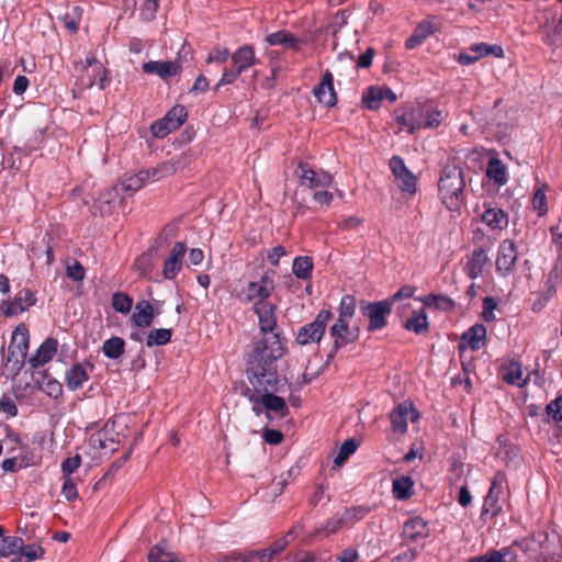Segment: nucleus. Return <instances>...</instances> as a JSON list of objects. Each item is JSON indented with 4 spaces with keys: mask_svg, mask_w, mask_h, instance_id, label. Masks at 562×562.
Here are the masks:
<instances>
[{
    "mask_svg": "<svg viewBox=\"0 0 562 562\" xmlns=\"http://www.w3.org/2000/svg\"><path fill=\"white\" fill-rule=\"evenodd\" d=\"M372 507L369 505H357L346 508L339 516L344 527L353 526L361 521L370 512Z\"/></svg>",
    "mask_w": 562,
    "mask_h": 562,
    "instance_id": "nucleus-38",
    "label": "nucleus"
},
{
    "mask_svg": "<svg viewBox=\"0 0 562 562\" xmlns=\"http://www.w3.org/2000/svg\"><path fill=\"white\" fill-rule=\"evenodd\" d=\"M165 122L166 121L162 117V119L157 120L154 123H151L150 132H151L154 137H156V138H164L165 136H167L168 134L173 132V130L170 127V125L165 123Z\"/></svg>",
    "mask_w": 562,
    "mask_h": 562,
    "instance_id": "nucleus-63",
    "label": "nucleus"
},
{
    "mask_svg": "<svg viewBox=\"0 0 562 562\" xmlns=\"http://www.w3.org/2000/svg\"><path fill=\"white\" fill-rule=\"evenodd\" d=\"M313 259L308 256H300L293 260L292 272L302 280L311 279L313 271Z\"/></svg>",
    "mask_w": 562,
    "mask_h": 562,
    "instance_id": "nucleus-44",
    "label": "nucleus"
},
{
    "mask_svg": "<svg viewBox=\"0 0 562 562\" xmlns=\"http://www.w3.org/2000/svg\"><path fill=\"white\" fill-rule=\"evenodd\" d=\"M160 0H135L142 20L149 22L155 19Z\"/></svg>",
    "mask_w": 562,
    "mask_h": 562,
    "instance_id": "nucleus-51",
    "label": "nucleus"
},
{
    "mask_svg": "<svg viewBox=\"0 0 562 562\" xmlns=\"http://www.w3.org/2000/svg\"><path fill=\"white\" fill-rule=\"evenodd\" d=\"M430 536V528L428 522L419 517L414 516L408 518L402 528L401 537L408 543H419Z\"/></svg>",
    "mask_w": 562,
    "mask_h": 562,
    "instance_id": "nucleus-13",
    "label": "nucleus"
},
{
    "mask_svg": "<svg viewBox=\"0 0 562 562\" xmlns=\"http://www.w3.org/2000/svg\"><path fill=\"white\" fill-rule=\"evenodd\" d=\"M331 317L329 310H321L313 322L299 328L295 341L301 346L319 342Z\"/></svg>",
    "mask_w": 562,
    "mask_h": 562,
    "instance_id": "nucleus-4",
    "label": "nucleus"
},
{
    "mask_svg": "<svg viewBox=\"0 0 562 562\" xmlns=\"http://www.w3.org/2000/svg\"><path fill=\"white\" fill-rule=\"evenodd\" d=\"M172 329L169 328H155L151 329L147 336L146 346L151 348L154 346H164L171 341Z\"/></svg>",
    "mask_w": 562,
    "mask_h": 562,
    "instance_id": "nucleus-48",
    "label": "nucleus"
},
{
    "mask_svg": "<svg viewBox=\"0 0 562 562\" xmlns=\"http://www.w3.org/2000/svg\"><path fill=\"white\" fill-rule=\"evenodd\" d=\"M436 31L437 26L432 21L423 20L414 29L413 34L405 41V47L407 49H414L418 47L425 40H427Z\"/></svg>",
    "mask_w": 562,
    "mask_h": 562,
    "instance_id": "nucleus-25",
    "label": "nucleus"
},
{
    "mask_svg": "<svg viewBox=\"0 0 562 562\" xmlns=\"http://www.w3.org/2000/svg\"><path fill=\"white\" fill-rule=\"evenodd\" d=\"M316 100L325 106L333 108L337 104V94L334 89V77L329 70H326L319 81L313 89Z\"/></svg>",
    "mask_w": 562,
    "mask_h": 562,
    "instance_id": "nucleus-17",
    "label": "nucleus"
},
{
    "mask_svg": "<svg viewBox=\"0 0 562 562\" xmlns=\"http://www.w3.org/2000/svg\"><path fill=\"white\" fill-rule=\"evenodd\" d=\"M542 42L548 46H559L562 44V14L552 26L546 24L540 27Z\"/></svg>",
    "mask_w": 562,
    "mask_h": 562,
    "instance_id": "nucleus-35",
    "label": "nucleus"
},
{
    "mask_svg": "<svg viewBox=\"0 0 562 562\" xmlns=\"http://www.w3.org/2000/svg\"><path fill=\"white\" fill-rule=\"evenodd\" d=\"M532 206L536 211H538L540 216L548 212L547 196L543 188H539L535 191L532 196Z\"/></svg>",
    "mask_w": 562,
    "mask_h": 562,
    "instance_id": "nucleus-60",
    "label": "nucleus"
},
{
    "mask_svg": "<svg viewBox=\"0 0 562 562\" xmlns=\"http://www.w3.org/2000/svg\"><path fill=\"white\" fill-rule=\"evenodd\" d=\"M116 422V418L110 419L104 424L102 429L92 434L89 438L90 446L97 450L109 449L112 452L115 451V445L119 443V438L113 437L112 432Z\"/></svg>",
    "mask_w": 562,
    "mask_h": 562,
    "instance_id": "nucleus-16",
    "label": "nucleus"
},
{
    "mask_svg": "<svg viewBox=\"0 0 562 562\" xmlns=\"http://www.w3.org/2000/svg\"><path fill=\"white\" fill-rule=\"evenodd\" d=\"M357 300L353 295L346 294L341 297L336 321L349 322L356 314Z\"/></svg>",
    "mask_w": 562,
    "mask_h": 562,
    "instance_id": "nucleus-47",
    "label": "nucleus"
},
{
    "mask_svg": "<svg viewBox=\"0 0 562 562\" xmlns=\"http://www.w3.org/2000/svg\"><path fill=\"white\" fill-rule=\"evenodd\" d=\"M183 168L181 158H172L168 161H162L156 167L143 169L148 172V182L158 181L166 177L175 175L178 170Z\"/></svg>",
    "mask_w": 562,
    "mask_h": 562,
    "instance_id": "nucleus-23",
    "label": "nucleus"
},
{
    "mask_svg": "<svg viewBox=\"0 0 562 562\" xmlns=\"http://www.w3.org/2000/svg\"><path fill=\"white\" fill-rule=\"evenodd\" d=\"M517 553L513 547H503L498 550L491 549L484 554L473 557L467 562H516Z\"/></svg>",
    "mask_w": 562,
    "mask_h": 562,
    "instance_id": "nucleus-24",
    "label": "nucleus"
},
{
    "mask_svg": "<svg viewBox=\"0 0 562 562\" xmlns=\"http://www.w3.org/2000/svg\"><path fill=\"white\" fill-rule=\"evenodd\" d=\"M58 341L53 337L46 338L37 348L35 355L31 356L29 363L32 369H37L48 363L57 352Z\"/></svg>",
    "mask_w": 562,
    "mask_h": 562,
    "instance_id": "nucleus-21",
    "label": "nucleus"
},
{
    "mask_svg": "<svg viewBox=\"0 0 562 562\" xmlns=\"http://www.w3.org/2000/svg\"><path fill=\"white\" fill-rule=\"evenodd\" d=\"M357 448L358 443L356 439L349 438L345 440L340 446L337 456L334 459L335 465L341 467L347 461V459L356 452Z\"/></svg>",
    "mask_w": 562,
    "mask_h": 562,
    "instance_id": "nucleus-55",
    "label": "nucleus"
},
{
    "mask_svg": "<svg viewBox=\"0 0 562 562\" xmlns=\"http://www.w3.org/2000/svg\"><path fill=\"white\" fill-rule=\"evenodd\" d=\"M112 307L117 313L127 314L133 307V299L124 292H115L112 295Z\"/></svg>",
    "mask_w": 562,
    "mask_h": 562,
    "instance_id": "nucleus-54",
    "label": "nucleus"
},
{
    "mask_svg": "<svg viewBox=\"0 0 562 562\" xmlns=\"http://www.w3.org/2000/svg\"><path fill=\"white\" fill-rule=\"evenodd\" d=\"M41 389L52 398H58L63 394V384L52 376H45L43 379Z\"/></svg>",
    "mask_w": 562,
    "mask_h": 562,
    "instance_id": "nucleus-58",
    "label": "nucleus"
},
{
    "mask_svg": "<svg viewBox=\"0 0 562 562\" xmlns=\"http://www.w3.org/2000/svg\"><path fill=\"white\" fill-rule=\"evenodd\" d=\"M187 246L183 241H177L171 248L162 267L165 279L172 280L177 277L182 267V259L186 254Z\"/></svg>",
    "mask_w": 562,
    "mask_h": 562,
    "instance_id": "nucleus-18",
    "label": "nucleus"
},
{
    "mask_svg": "<svg viewBox=\"0 0 562 562\" xmlns=\"http://www.w3.org/2000/svg\"><path fill=\"white\" fill-rule=\"evenodd\" d=\"M465 180L463 171L457 167L445 168L438 182L439 195L450 211H458L464 200Z\"/></svg>",
    "mask_w": 562,
    "mask_h": 562,
    "instance_id": "nucleus-2",
    "label": "nucleus"
},
{
    "mask_svg": "<svg viewBox=\"0 0 562 562\" xmlns=\"http://www.w3.org/2000/svg\"><path fill=\"white\" fill-rule=\"evenodd\" d=\"M396 180L400 181L398 186L403 192H407L411 194H414L416 192V178L412 173V171L405 173L404 176H398Z\"/></svg>",
    "mask_w": 562,
    "mask_h": 562,
    "instance_id": "nucleus-62",
    "label": "nucleus"
},
{
    "mask_svg": "<svg viewBox=\"0 0 562 562\" xmlns=\"http://www.w3.org/2000/svg\"><path fill=\"white\" fill-rule=\"evenodd\" d=\"M333 346L327 355V362L333 361L337 352L349 344L356 342L360 337L359 327H350L349 322L335 321L329 328Z\"/></svg>",
    "mask_w": 562,
    "mask_h": 562,
    "instance_id": "nucleus-7",
    "label": "nucleus"
},
{
    "mask_svg": "<svg viewBox=\"0 0 562 562\" xmlns=\"http://www.w3.org/2000/svg\"><path fill=\"white\" fill-rule=\"evenodd\" d=\"M274 291V281L265 272L259 280L250 281L245 288L240 290L237 297L240 302L252 304L255 306L269 303L268 299Z\"/></svg>",
    "mask_w": 562,
    "mask_h": 562,
    "instance_id": "nucleus-3",
    "label": "nucleus"
},
{
    "mask_svg": "<svg viewBox=\"0 0 562 562\" xmlns=\"http://www.w3.org/2000/svg\"><path fill=\"white\" fill-rule=\"evenodd\" d=\"M261 395L262 405L267 411L277 413L281 418L289 414L286 403L281 396L271 393V391H265Z\"/></svg>",
    "mask_w": 562,
    "mask_h": 562,
    "instance_id": "nucleus-36",
    "label": "nucleus"
},
{
    "mask_svg": "<svg viewBox=\"0 0 562 562\" xmlns=\"http://www.w3.org/2000/svg\"><path fill=\"white\" fill-rule=\"evenodd\" d=\"M125 350V341L123 338L114 336L106 339L102 345V352L109 359H119Z\"/></svg>",
    "mask_w": 562,
    "mask_h": 562,
    "instance_id": "nucleus-43",
    "label": "nucleus"
},
{
    "mask_svg": "<svg viewBox=\"0 0 562 562\" xmlns=\"http://www.w3.org/2000/svg\"><path fill=\"white\" fill-rule=\"evenodd\" d=\"M342 527L344 525L339 517H331L308 533L307 538L310 541L325 539L330 535L338 532Z\"/></svg>",
    "mask_w": 562,
    "mask_h": 562,
    "instance_id": "nucleus-34",
    "label": "nucleus"
},
{
    "mask_svg": "<svg viewBox=\"0 0 562 562\" xmlns=\"http://www.w3.org/2000/svg\"><path fill=\"white\" fill-rule=\"evenodd\" d=\"M360 310L362 315L369 319V325L367 327L369 333H374L385 328L387 325V316L392 313V306L386 300L379 302H368L363 300L360 302Z\"/></svg>",
    "mask_w": 562,
    "mask_h": 562,
    "instance_id": "nucleus-6",
    "label": "nucleus"
},
{
    "mask_svg": "<svg viewBox=\"0 0 562 562\" xmlns=\"http://www.w3.org/2000/svg\"><path fill=\"white\" fill-rule=\"evenodd\" d=\"M482 222L492 229H504L508 225V216L498 207H488L482 214Z\"/></svg>",
    "mask_w": 562,
    "mask_h": 562,
    "instance_id": "nucleus-32",
    "label": "nucleus"
},
{
    "mask_svg": "<svg viewBox=\"0 0 562 562\" xmlns=\"http://www.w3.org/2000/svg\"><path fill=\"white\" fill-rule=\"evenodd\" d=\"M408 415H411L412 422H415L419 417V414L411 402H403L392 411L390 414V419L392 424V430L394 432L403 435L407 431Z\"/></svg>",
    "mask_w": 562,
    "mask_h": 562,
    "instance_id": "nucleus-15",
    "label": "nucleus"
},
{
    "mask_svg": "<svg viewBox=\"0 0 562 562\" xmlns=\"http://www.w3.org/2000/svg\"><path fill=\"white\" fill-rule=\"evenodd\" d=\"M506 483L507 476L505 472L497 471L492 479L491 487L484 498L483 513H491V515L495 517L502 512L498 502Z\"/></svg>",
    "mask_w": 562,
    "mask_h": 562,
    "instance_id": "nucleus-12",
    "label": "nucleus"
},
{
    "mask_svg": "<svg viewBox=\"0 0 562 562\" xmlns=\"http://www.w3.org/2000/svg\"><path fill=\"white\" fill-rule=\"evenodd\" d=\"M299 169L301 171V184L307 186L310 189L329 188L334 181L330 173L323 170L315 171L306 162H300Z\"/></svg>",
    "mask_w": 562,
    "mask_h": 562,
    "instance_id": "nucleus-14",
    "label": "nucleus"
},
{
    "mask_svg": "<svg viewBox=\"0 0 562 562\" xmlns=\"http://www.w3.org/2000/svg\"><path fill=\"white\" fill-rule=\"evenodd\" d=\"M486 338V328L482 324H475L471 326L467 331H464L461 336V342L459 344V349L462 350L465 347L463 344L465 342L468 347L472 350H479Z\"/></svg>",
    "mask_w": 562,
    "mask_h": 562,
    "instance_id": "nucleus-26",
    "label": "nucleus"
},
{
    "mask_svg": "<svg viewBox=\"0 0 562 562\" xmlns=\"http://www.w3.org/2000/svg\"><path fill=\"white\" fill-rule=\"evenodd\" d=\"M546 412L555 422H562V395H560L557 398H554L553 401H551L546 406Z\"/></svg>",
    "mask_w": 562,
    "mask_h": 562,
    "instance_id": "nucleus-64",
    "label": "nucleus"
},
{
    "mask_svg": "<svg viewBox=\"0 0 562 562\" xmlns=\"http://www.w3.org/2000/svg\"><path fill=\"white\" fill-rule=\"evenodd\" d=\"M181 66L177 61L170 60H149L143 64V71L148 75H157L162 80H167L180 72Z\"/></svg>",
    "mask_w": 562,
    "mask_h": 562,
    "instance_id": "nucleus-20",
    "label": "nucleus"
},
{
    "mask_svg": "<svg viewBox=\"0 0 562 562\" xmlns=\"http://www.w3.org/2000/svg\"><path fill=\"white\" fill-rule=\"evenodd\" d=\"M26 356L24 352L20 350H15L8 347V355L4 358V363L7 367H10V370L14 373H18L24 366Z\"/></svg>",
    "mask_w": 562,
    "mask_h": 562,
    "instance_id": "nucleus-52",
    "label": "nucleus"
},
{
    "mask_svg": "<svg viewBox=\"0 0 562 562\" xmlns=\"http://www.w3.org/2000/svg\"><path fill=\"white\" fill-rule=\"evenodd\" d=\"M147 182L148 172L140 170L135 175L124 177L121 184L125 191L135 192L142 189Z\"/></svg>",
    "mask_w": 562,
    "mask_h": 562,
    "instance_id": "nucleus-50",
    "label": "nucleus"
},
{
    "mask_svg": "<svg viewBox=\"0 0 562 562\" xmlns=\"http://www.w3.org/2000/svg\"><path fill=\"white\" fill-rule=\"evenodd\" d=\"M187 117L188 111L182 104L173 105L164 116L165 123L169 124L173 131L178 130L186 122Z\"/></svg>",
    "mask_w": 562,
    "mask_h": 562,
    "instance_id": "nucleus-45",
    "label": "nucleus"
},
{
    "mask_svg": "<svg viewBox=\"0 0 562 562\" xmlns=\"http://www.w3.org/2000/svg\"><path fill=\"white\" fill-rule=\"evenodd\" d=\"M486 176L498 186H504L508 180L507 168L497 157H492L488 160Z\"/></svg>",
    "mask_w": 562,
    "mask_h": 562,
    "instance_id": "nucleus-37",
    "label": "nucleus"
},
{
    "mask_svg": "<svg viewBox=\"0 0 562 562\" xmlns=\"http://www.w3.org/2000/svg\"><path fill=\"white\" fill-rule=\"evenodd\" d=\"M19 553H21L26 559V562H32L42 559L45 554V549L37 543L25 544L24 540L22 539V548H20Z\"/></svg>",
    "mask_w": 562,
    "mask_h": 562,
    "instance_id": "nucleus-57",
    "label": "nucleus"
},
{
    "mask_svg": "<svg viewBox=\"0 0 562 562\" xmlns=\"http://www.w3.org/2000/svg\"><path fill=\"white\" fill-rule=\"evenodd\" d=\"M283 357V349L276 336L260 342L248 355L246 375L250 386L243 390V395L251 402L256 416L262 414V392L276 391L279 384L277 362Z\"/></svg>",
    "mask_w": 562,
    "mask_h": 562,
    "instance_id": "nucleus-1",
    "label": "nucleus"
},
{
    "mask_svg": "<svg viewBox=\"0 0 562 562\" xmlns=\"http://www.w3.org/2000/svg\"><path fill=\"white\" fill-rule=\"evenodd\" d=\"M276 308V305L270 302L254 307V312L258 316L259 327L260 331L263 334V338L255 342L251 351H254L260 342H263L271 336H276L282 346L283 355L286 352L285 339L281 338L279 333H274V329L277 328Z\"/></svg>",
    "mask_w": 562,
    "mask_h": 562,
    "instance_id": "nucleus-5",
    "label": "nucleus"
},
{
    "mask_svg": "<svg viewBox=\"0 0 562 562\" xmlns=\"http://www.w3.org/2000/svg\"><path fill=\"white\" fill-rule=\"evenodd\" d=\"M15 442L21 447V453L18 457L20 461V465L24 468L36 465L41 458L34 454V452L22 443V440L19 436L14 437Z\"/></svg>",
    "mask_w": 562,
    "mask_h": 562,
    "instance_id": "nucleus-56",
    "label": "nucleus"
},
{
    "mask_svg": "<svg viewBox=\"0 0 562 562\" xmlns=\"http://www.w3.org/2000/svg\"><path fill=\"white\" fill-rule=\"evenodd\" d=\"M37 302L35 292L24 288L20 290L12 300L0 299V311L4 317H13L27 311Z\"/></svg>",
    "mask_w": 562,
    "mask_h": 562,
    "instance_id": "nucleus-8",
    "label": "nucleus"
},
{
    "mask_svg": "<svg viewBox=\"0 0 562 562\" xmlns=\"http://www.w3.org/2000/svg\"><path fill=\"white\" fill-rule=\"evenodd\" d=\"M176 555L167 548L166 540L159 541L148 552V562H175Z\"/></svg>",
    "mask_w": 562,
    "mask_h": 562,
    "instance_id": "nucleus-42",
    "label": "nucleus"
},
{
    "mask_svg": "<svg viewBox=\"0 0 562 562\" xmlns=\"http://www.w3.org/2000/svg\"><path fill=\"white\" fill-rule=\"evenodd\" d=\"M414 482L411 476H401L398 479L393 480L392 482V492L396 499L405 501L412 497L414 494L413 491Z\"/></svg>",
    "mask_w": 562,
    "mask_h": 562,
    "instance_id": "nucleus-39",
    "label": "nucleus"
},
{
    "mask_svg": "<svg viewBox=\"0 0 562 562\" xmlns=\"http://www.w3.org/2000/svg\"><path fill=\"white\" fill-rule=\"evenodd\" d=\"M384 99L393 103L396 101V94L387 87L371 86L363 93L362 103L369 110H378Z\"/></svg>",
    "mask_w": 562,
    "mask_h": 562,
    "instance_id": "nucleus-19",
    "label": "nucleus"
},
{
    "mask_svg": "<svg viewBox=\"0 0 562 562\" xmlns=\"http://www.w3.org/2000/svg\"><path fill=\"white\" fill-rule=\"evenodd\" d=\"M299 474V468L292 467L286 472L281 473L278 479L273 480V485L278 487L279 494L283 492L291 480Z\"/></svg>",
    "mask_w": 562,
    "mask_h": 562,
    "instance_id": "nucleus-61",
    "label": "nucleus"
},
{
    "mask_svg": "<svg viewBox=\"0 0 562 562\" xmlns=\"http://www.w3.org/2000/svg\"><path fill=\"white\" fill-rule=\"evenodd\" d=\"M22 548V538L16 536L2 537L0 540V557H9L19 553Z\"/></svg>",
    "mask_w": 562,
    "mask_h": 562,
    "instance_id": "nucleus-53",
    "label": "nucleus"
},
{
    "mask_svg": "<svg viewBox=\"0 0 562 562\" xmlns=\"http://www.w3.org/2000/svg\"><path fill=\"white\" fill-rule=\"evenodd\" d=\"M422 106L423 128H437L443 120L442 112L429 104H422Z\"/></svg>",
    "mask_w": 562,
    "mask_h": 562,
    "instance_id": "nucleus-46",
    "label": "nucleus"
},
{
    "mask_svg": "<svg viewBox=\"0 0 562 562\" xmlns=\"http://www.w3.org/2000/svg\"><path fill=\"white\" fill-rule=\"evenodd\" d=\"M81 462L82 459L80 454L66 458L60 465L63 477H71V474L80 468Z\"/></svg>",
    "mask_w": 562,
    "mask_h": 562,
    "instance_id": "nucleus-59",
    "label": "nucleus"
},
{
    "mask_svg": "<svg viewBox=\"0 0 562 562\" xmlns=\"http://www.w3.org/2000/svg\"><path fill=\"white\" fill-rule=\"evenodd\" d=\"M90 379L82 363L72 364L65 373V382L69 391H77Z\"/></svg>",
    "mask_w": 562,
    "mask_h": 562,
    "instance_id": "nucleus-27",
    "label": "nucleus"
},
{
    "mask_svg": "<svg viewBox=\"0 0 562 562\" xmlns=\"http://www.w3.org/2000/svg\"><path fill=\"white\" fill-rule=\"evenodd\" d=\"M518 250L516 244L510 239L503 240L497 249L496 272L501 277H508L515 271Z\"/></svg>",
    "mask_w": 562,
    "mask_h": 562,
    "instance_id": "nucleus-11",
    "label": "nucleus"
},
{
    "mask_svg": "<svg viewBox=\"0 0 562 562\" xmlns=\"http://www.w3.org/2000/svg\"><path fill=\"white\" fill-rule=\"evenodd\" d=\"M503 380L512 385L521 386L525 383L522 379L521 366L517 361H509L502 368Z\"/></svg>",
    "mask_w": 562,
    "mask_h": 562,
    "instance_id": "nucleus-40",
    "label": "nucleus"
},
{
    "mask_svg": "<svg viewBox=\"0 0 562 562\" xmlns=\"http://www.w3.org/2000/svg\"><path fill=\"white\" fill-rule=\"evenodd\" d=\"M266 42L270 46L283 45L293 50H299L302 40L295 37L294 35H292L290 32H288L285 30H280L278 32L268 34L266 37Z\"/></svg>",
    "mask_w": 562,
    "mask_h": 562,
    "instance_id": "nucleus-33",
    "label": "nucleus"
},
{
    "mask_svg": "<svg viewBox=\"0 0 562 562\" xmlns=\"http://www.w3.org/2000/svg\"><path fill=\"white\" fill-rule=\"evenodd\" d=\"M490 257L482 247H476L472 250L464 266V272L467 276L474 280L479 278L485 266L490 263Z\"/></svg>",
    "mask_w": 562,
    "mask_h": 562,
    "instance_id": "nucleus-22",
    "label": "nucleus"
},
{
    "mask_svg": "<svg viewBox=\"0 0 562 562\" xmlns=\"http://www.w3.org/2000/svg\"><path fill=\"white\" fill-rule=\"evenodd\" d=\"M555 294L557 285L551 279H548L542 289L533 294L535 299L531 303V311L535 313L541 312Z\"/></svg>",
    "mask_w": 562,
    "mask_h": 562,
    "instance_id": "nucleus-30",
    "label": "nucleus"
},
{
    "mask_svg": "<svg viewBox=\"0 0 562 562\" xmlns=\"http://www.w3.org/2000/svg\"><path fill=\"white\" fill-rule=\"evenodd\" d=\"M403 328L416 335L428 333L429 322L425 308L412 311V315L403 323Z\"/></svg>",
    "mask_w": 562,
    "mask_h": 562,
    "instance_id": "nucleus-28",
    "label": "nucleus"
},
{
    "mask_svg": "<svg viewBox=\"0 0 562 562\" xmlns=\"http://www.w3.org/2000/svg\"><path fill=\"white\" fill-rule=\"evenodd\" d=\"M9 346L27 355L30 347V333L24 324H19L15 327Z\"/></svg>",
    "mask_w": 562,
    "mask_h": 562,
    "instance_id": "nucleus-41",
    "label": "nucleus"
},
{
    "mask_svg": "<svg viewBox=\"0 0 562 562\" xmlns=\"http://www.w3.org/2000/svg\"><path fill=\"white\" fill-rule=\"evenodd\" d=\"M232 64L241 72L256 64L255 50L251 45H243L232 55Z\"/></svg>",
    "mask_w": 562,
    "mask_h": 562,
    "instance_id": "nucleus-29",
    "label": "nucleus"
},
{
    "mask_svg": "<svg viewBox=\"0 0 562 562\" xmlns=\"http://www.w3.org/2000/svg\"><path fill=\"white\" fill-rule=\"evenodd\" d=\"M423 106L422 104H407L395 109L394 120L400 125V130L406 128L409 134L423 128Z\"/></svg>",
    "mask_w": 562,
    "mask_h": 562,
    "instance_id": "nucleus-10",
    "label": "nucleus"
},
{
    "mask_svg": "<svg viewBox=\"0 0 562 562\" xmlns=\"http://www.w3.org/2000/svg\"><path fill=\"white\" fill-rule=\"evenodd\" d=\"M82 70L80 83L83 88L98 86L99 89L104 90L109 86L108 70L94 56L86 58V66Z\"/></svg>",
    "mask_w": 562,
    "mask_h": 562,
    "instance_id": "nucleus-9",
    "label": "nucleus"
},
{
    "mask_svg": "<svg viewBox=\"0 0 562 562\" xmlns=\"http://www.w3.org/2000/svg\"><path fill=\"white\" fill-rule=\"evenodd\" d=\"M155 317L153 305L146 301H139L135 306V312L132 315V322L140 328L149 327Z\"/></svg>",
    "mask_w": 562,
    "mask_h": 562,
    "instance_id": "nucleus-31",
    "label": "nucleus"
},
{
    "mask_svg": "<svg viewBox=\"0 0 562 562\" xmlns=\"http://www.w3.org/2000/svg\"><path fill=\"white\" fill-rule=\"evenodd\" d=\"M82 9L80 7H72L70 11L66 12L60 21L64 27L71 34L77 33L81 21Z\"/></svg>",
    "mask_w": 562,
    "mask_h": 562,
    "instance_id": "nucleus-49",
    "label": "nucleus"
}]
</instances>
